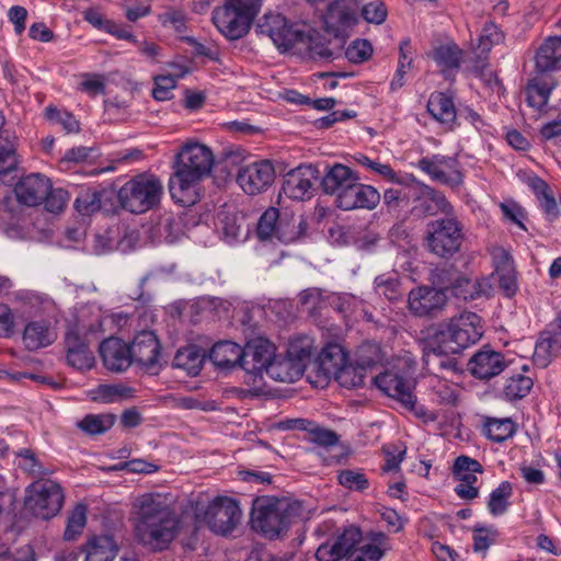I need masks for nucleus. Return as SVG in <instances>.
<instances>
[{
    "label": "nucleus",
    "mask_w": 561,
    "mask_h": 561,
    "mask_svg": "<svg viewBox=\"0 0 561 561\" xmlns=\"http://www.w3.org/2000/svg\"><path fill=\"white\" fill-rule=\"evenodd\" d=\"M129 348L134 363L148 370L154 369L158 366L161 346L152 331L137 333Z\"/></svg>",
    "instance_id": "obj_21"
},
{
    "label": "nucleus",
    "mask_w": 561,
    "mask_h": 561,
    "mask_svg": "<svg viewBox=\"0 0 561 561\" xmlns=\"http://www.w3.org/2000/svg\"><path fill=\"white\" fill-rule=\"evenodd\" d=\"M485 436L494 443H503L513 437L516 432V424L510 417H490L486 416L483 423Z\"/></svg>",
    "instance_id": "obj_39"
},
{
    "label": "nucleus",
    "mask_w": 561,
    "mask_h": 561,
    "mask_svg": "<svg viewBox=\"0 0 561 561\" xmlns=\"http://www.w3.org/2000/svg\"><path fill=\"white\" fill-rule=\"evenodd\" d=\"M313 351V341L311 337L304 335L293 339L287 348L286 355L296 364H302V369L307 367Z\"/></svg>",
    "instance_id": "obj_43"
},
{
    "label": "nucleus",
    "mask_w": 561,
    "mask_h": 561,
    "mask_svg": "<svg viewBox=\"0 0 561 561\" xmlns=\"http://www.w3.org/2000/svg\"><path fill=\"white\" fill-rule=\"evenodd\" d=\"M354 159L356 160V162L358 164L374 171L375 173L383 176L385 179L389 180L390 182L402 183L400 178L397 175V173L392 170V168L389 164L374 161L370 158H368L367 156L362 154V153H358L357 156H355Z\"/></svg>",
    "instance_id": "obj_54"
},
{
    "label": "nucleus",
    "mask_w": 561,
    "mask_h": 561,
    "mask_svg": "<svg viewBox=\"0 0 561 561\" xmlns=\"http://www.w3.org/2000/svg\"><path fill=\"white\" fill-rule=\"evenodd\" d=\"M334 540L336 541L340 550H342L344 557H350L352 552L356 550L355 547L362 540V531L355 526H350L345 528L344 531Z\"/></svg>",
    "instance_id": "obj_56"
},
{
    "label": "nucleus",
    "mask_w": 561,
    "mask_h": 561,
    "mask_svg": "<svg viewBox=\"0 0 561 561\" xmlns=\"http://www.w3.org/2000/svg\"><path fill=\"white\" fill-rule=\"evenodd\" d=\"M375 385L387 396L399 401L402 407L414 411L416 415H425L423 407H416V399L413 394L414 380L408 373L386 370L373 377Z\"/></svg>",
    "instance_id": "obj_11"
},
{
    "label": "nucleus",
    "mask_w": 561,
    "mask_h": 561,
    "mask_svg": "<svg viewBox=\"0 0 561 561\" xmlns=\"http://www.w3.org/2000/svg\"><path fill=\"white\" fill-rule=\"evenodd\" d=\"M136 508V536L139 541L153 551L169 547L179 531V519L161 494L139 496Z\"/></svg>",
    "instance_id": "obj_1"
},
{
    "label": "nucleus",
    "mask_w": 561,
    "mask_h": 561,
    "mask_svg": "<svg viewBox=\"0 0 561 561\" xmlns=\"http://www.w3.org/2000/svg\"><path fill=\"white\" fill-rule=\"evenodd\" d=\"M81 549L84 561H113L117 553L116 542L107 535L91 537Z\"/></svg>",
    "instance_id": "obj_31"
},
{
    "label": "nucleus",
    "mask_w": 561,
    "mask_h": 561,
    "mask_svg": "<svg viewBox=\"0 0 561 561\" xmlns=\"http://www.w3.org/2000/svg\"><path fill=\"white\" fill-rule=\"evenodd\" d=\"M561 61V37H548L538 48L535 65L540 73L551 71L557 68Z\"/></svg>",
    "instance_id": "obj_32"
},
{
    "label": "nucleus",
    "mask_w": 561,
    "mask_h": 561,
    "mask_svg": "<svg viewBox=\"0 0 561 561\" xmlns=\"http://www.w3.org/2000/svg\"><path fill=\"white\" fill-rule=\"evenodd\" d=\"M556 87V80L550 75H538L534 77L527 88V102L536 110H542L549 100L551 91Z\"/></svg>",
    "instance_id": "obj_30"
},
{
    "label": "nucleus",
    "mask_w": 561,
    "mask_h": 561,
    "mask_svg": "<svg viewBox=\"0 0 561 561\" xmlns=\"http://www.w3.org/2000/svg\"><path fill=\"white\" fill-rule=\"evenodd\" d=\"M209 359L218 367L231 368L241 365L242 348L230 341L218 342L210 350Z\"/></svg>",
    "instance_id": "obj_35"
},
{
    "label": "nucleus",
    "mask_w": 561,
    "mask_h": 561,
    "mask_svg": "<svg viewBox=\"0 0 561 561\" xmlns=\"http://www.w3.org/2000/svg\"><path fill=\"white\" fill-rule=\"evenodd\" d=\"M302 364H296L287 355L283 358L273 357L265 374L279 382H295L304 375Z\"/></svg>",
    "instance_id": "obj_34"
},
{
    "label": "nucleus",
    "mask_w": 561,
    "mask_h": 561,
    "mask_svg": "<svg viewBox=\"0 0 561 561\" xmlns=\"http://www.w3.org/2000/svg\"><path fill=\"white\" fill-rule=\"evenodd\" d=\"M163 192L161 181L149 174H139L127 181L118 191L121 206L134 214L152 209Z\"/></svg>",
    "instance_id": "obj_6"
},
{
    "label": "nucleus",
    "mask_w": 561,
    "mask_h": 561,
    "mask_svg": "<svg viewBox=\"0 0 561 561\" xmlns=\"http://www.w3.org/2000/svg\"><path fill=\"white\" fill-rule=\"evenodd\" d=\"M87 525V506L77 504L68 516L64 539L73 541L82 534Z\"/></svg>",
    "instance_id": "obj_47"
},
{
    "label": "nucleus",
    "mask_w": 561,
    "mask_h": 561,
    "mask_svg": "<svg viewBox=\"0 0 561 561\" xmlns=\"http://www.w3.org/2000/svg\"><path fill=\"white\" fill-rule=\"evenodd\" d=\"M507 366L508 362L501 352L483 347L472 355L468 370L477 379L489 380L503 373Z\"/></svg>",
    "instance_id": "obj_20"
},
{
    "label": "nucleus",
    "mask_w": 561,
    "mask_h": 561,
    "mask_svg": "<svg viewBox=\"0 0 561 561\" xmlns=\"http://www.w3.org/2000/svg\"><path fill=\"white\" fill-rule=\"evenodd\" d=\"M435 61L445 68H458L460 64V50L456 45L439 46L434 51Z\"/></svg>",
    "instance_id": "obj_55"
},
{
    "label": "nucleus",
    "mask_w": 561,
    "mask_h": 561,
    "mask_svg": "<svg viewBox=\"0 0 561 561\" xmlns=\"http://www.w3.org/2000/svg\"><path fill=\"white\" fill-rule=\"evenodd\" d=\"M135 392L124 383H103L91 391V398L102 403H115L133 398Z\"/></svg>",
    "instance_id": "obj_37"
},
{
    "label": "nucleus",
    "mask_w": 561,
    "mask_h": 561,
    "mask_svg": "<svg viewBox=\"0 0 561 561\" xmlns=\"http://www.w3.org/2000/svg\"><path fill=\"white\" fill-rule=\"evenodd\" d=\"M75 207L84 216L98 211L101 207L100 193L92 190L81 191L75 201Z\"/></svg>",
    "instance_id": "obj_52"
},
{
    "label": "nucleus",
    "mask_w": 561,
    "mask_h": 561,
    "mask_svg": "<svg viewBox=\"0 0 561 561\" xmlns=\"http://www.w3.org/2000/svg\"><path fill=\"white\" fill-rule=\"evenodd\" d=\"M275 169L270 160H260L239 169L237 183L249 195L266 191L275 181Z\"/></svg>",
    "instance_id": "obj_15"
},
{
    "label": "nucleus",
    "mask_w": 561,
    "mask_h": 561,
    "mask_svg": "<svg viewBox=\"0 0 561 561\" xmlns=\"http://www.w3.org/2000/svg\"><path fill=\"white\" fill-rule=\"evenodd\" d=\"M290 428L305 430L308 439L320 446L330 447L339 442V436L334 431L321 427L304 419H296L290 421Z\"/></svg>",
    "instance_id": "obj_36"
},
{
    "label": "nucleus",
    "mask_w": 561,
    "mask_h": 561,
    "mask_svg": "<svg viewBox=\"0 0 561 561\" xmlns=\"http://www.w3.org/2000/svg\"><path fill=\"white\" fill-rule=\"evenodd\" d=\"M56 339L55 330L45 321L30 322L23 332V343L30 351L46 347Z\"/></svg>",
    "instance_id": "obj_29"
},
{
    "label": "nucleus",
    "mask_w": 561,
    "mask_h": 561,
    "mask_svg": "<svg viewBox=\"0 0 561 561\" xmlns=\"http://www.w3.org/2000/svg\"><path fill=\"white\" fill-rule=\"evenodd\" d=\"M260 34L268 36L280 50L291 49L305 42V33L279 13L265 14L257 23Z\"/></svg>",
    "instance_id": "obj_12"
},
{
    "label": "nucleus",
    "mask_w": 561,
    "mask_h": 561,
    "mask_svg": "<svg viewBox=\"0 0 561 561\" xmlns=\"http://www.w3.org/2000/svg\"><path fill=\"white\" fill-rule=\"evenodd\" d=\"M373 46L367 39H356L346 49V57L351 62L360 64L370 58Z\"/></svg>",
    "instance_id": "obj_59"
},
{
    "label": "nucleus",
    "mask_w": 561,
    "mask_h": 561,
    "mask_svg": "<svg viewBox=\"0 0 561 561\" xmlns=\"http://www.w3.org/2000/svg\"><path fill=\"white\" fill-rule=\"evenodd\" d=\"M399 65L398 69L394 73V77L392 78L390 82V89L392 91L399 90L404 85V76L408 72V70L411 68L412 65V51H411V43L410 39H403L400 43L399 47Z\"/></svg>",
    "instance_id": "obj_48"
},
{
    "label": "nucleus",
    "mask_w": 561,
    "mask_h": 561,
    "mask_svg": "<svg viewBox=\"0 0 561 561\" xmlns=\"http://www.w3.org/2000/svg\"><path fill=\"white\" fill-rule=\"evenodd\" d=\"M204 358L202 350L196 346H187L176 352L173 366L185 370L191 376H196L203 367Z\"/></svg>",
    "instance_id": "obj_40"
},
{
    "label": "nucleus",
    "mask_w": 561,
    "mask_h": 561,
    "mask_svg": "<svg viewBox=\"0 0 561 561\" xmlns=\"http://www.w3.org/2000/svg\"><path fill=\"white\" fill-rule=\"evenodd\" d=\"M380 193L371 185L359 182V176L353 182L343 198L339 201L337 207L343 210L356 208L374 209L380 202Z\"/></svg>",
    "instance_id": "obj_25"
},
{
    "label": "nucleus",
    "mask_w": 561,
    "mask_h": 561,
    "mask_svg": "<svg viewBox=\"0 0 561 561\" xmlns=\"http://www.w3.org/2000/svg\"><path fill=\"white\" fill-rule=\"evenodd\" d=\"M385 354L378 344L367 343L362 345L358 351V360L366 368L381 364Z\"/></svg>",
    "instance_id": "obj_58"
},
{
    "label": "nucleus",
    "mask_w": 561,
    "mask_h": 561,
    "mask_svg": "<svg viewBox=\"0 0 561 561\" xmlns=\"http://www.w3.org/2000/svg\"><path fill=\"white\" fill-rule=\"evenodd\" d=\"M176 85V80L172 76H158L154 78V88L152 96L158 101H167L172 98V91Z\"/></svg>",
    "instance_id": "obj_62"
},
{
    "label": "nucleus",
    "mask_w": 561,
    "mask_h": 561,
    "mask_svg": "<svg viewBox=\"0 0 561 561\" xmlns=\"http://www.w3.org/2000/svg\"><path fill=\"white\" fill-rule=\"evenodd\" d=\"M428 113L446 127L453 130L456 125V108L453 99L444 92H434L427 101Z\"/></svg>",
    "instance_id": "obj_28"
},
{
    "label": "nucleus",
    "mask_w": 561,
    "mask_h": 561,
    "mask_svg": "<svg viewBox=\"0 0 561 561\" xmlns=\"http://www.w3.org/2000/svg\"><path fill=\"white\" fill-rule=\"evenodd\" d=\"M319 175L317 167L301 164L284 175L283 193L291 199H309L313 196L314 184L319 180Z\"/></svg>",
    "instance_id": "obj_16"
},
{
    "label": "nucleus",
    "mask_w": 561,
    "mask_h": 561,
    "mask_svg": "<svg viewBox=\"0 0 561 561\" xmlns=\"http://www.w3.org/2000/svg\"><path fill=\"white\" fill-rule=\"evenodd\" d=\"M301 514L302 505L298 501L260 496L253 501L251 523L255 530L270 539H274Z\"/></svg>",
    "instance_id": "obj_3"
},
{
    "label": "nucleus",
    "mask_w": 561,
    "mask_h": 561,
    "mask_svg": "<svg viewBox=\"0 0 561 561\" xmlns=\"http://www.w3.org/2000/svg\"><path fill=\"white\" fill-rule=\"evenodd\" d=\"M362 0H334L325 16L327 28L335 35H342L359 21Z\"/></svg>",
    "instance_id": "obj_18"
},
{
    "label": "nucleus",
    "mask_w": 561,
    "mask_h": 561,
    "mask_svg": "<svg viewBox=\"0 0 561 561\" xmlns=\"http://www.w3.org/2000/svg\"><path fill=\"white\" fill-rule=\"evenodd\" d=\"M533 386L530 377L516 373L505 379L503 394L507 400H518L526 397Z\"/></svg>",
    "instance_id": "obj_41"
},
{
    "label": "nucleus",
    "mask_w": 561,
    "mask_h": 561,
    "mask_svg": "<svg viewBox=\"0 0 561 561\" xmlns=\"http://www.w3.org/2000/svg\"><path fill=\"white\" fill-rule=\"evenodd\" d=\"M16 457L19 458L18 466L32 477H42L48 473L31 449H21L16 453Z\"/></svg>",
    "instance_id": "obj_53"
},
{
    "label": "nucleus",
    "mask_w": 561,
    "mask_h": 561,
    "mask_svg": "<svg viewBox=\"0 0 561 561\" xmlns=\"http://www.w3.org/2000/svg\"><path fill=\"white\" fill-rule=\"evenodd\" d=\"M453 472L459 481L455 493L463 500L478 497L479 489L474 486V483L478 481L477 473L483 472L482 465L468 456H459L455 459Z\"/></svg>",
    "instance_id": "obj_19"
},
{
    "label": "nucleus",
    "mask_w": 561,
    "mask_h": 561,
    "mask_svg": "<svg viewBox=\"0 0 561 561\" xmlns=\"http://www.w3.org/2000/svg\"><path fill=\"white\" fill-rule=\"evenodd\" d=\"M213 163L214 156L207 146L198 142L183 146L176 156L175 171L169 183L172 198L184 206L195 204L196 187L210 173Z\"/></svg>",
    "instance_id": "obj_2"
},
{
    "label": "nucleus",
    "mask_w": 561,
    "mask_h": 561,
    "mask_svg": "<svg viewBox=\"0 0 561 561\" xmlns=\"http://www.w3.org/2000/svg\"><path fill=\"white\" fill-rule=\"evenodd\" d=\"M359 15L371 24H382L388 15V10L385 3L380 0H374L367 3L360 4Z\"/></svg>",
    "instance_id": "obj_51"
},
{
    "label": "nucleus",
    "mask_w": 561,
    "mask_h": 561,
    "mask_svg": "<svg viewBox=\"0 0 561 561\" xmlns=\"http://www.w3.org/2000/svg\"><path fill=\"white\" fill-rule=\"evenodd\" d=\"M227 1L213 12V22L218 31L229 39L241 38L249 32L261 0Z\"/></svg>",
    "instance_id": "obj_7"
},
{
    "label": "nucleus",
    "mask_w": 561,
    "mask_h": 561,
    "mask_svg": "<svg viewBox=\"0 0 561 561\" xmlns=\"http://www.w3.org/2000/svg\"><path fill=\"white\" fill-rule=\"evenodd\" d=\"M445 290L432 286L413 288L408 296L409 311L419 318L432 319L437 317L446 307Z\"/></svg>",
    "instance_id": "obj_14"
},
{
    "label": "nucleus",
    "mask_w": 561,
    "mask_h": 561,
    "mask_svg": "<svg viewBox=\"0 0 561 561\" xmlns=\"http://www.w3.org/2000/svg\"><path fill=\"white\" fill-rule=\"evenodd\" d=\"M512 484L503 481L494 489L489 497L488 508L491 515L500 516L506 513L510 506V497L512 495Z\"/></svg>",
    "instance_id": "obj_45"
},
{
    "label": "nucleus",
    "mask_w": 561,
    "mask_h": 561,
    "mask_svg": "<svg viewBox=\"0 0 561 561\" xmlns=\"http://www.w3.org/2000/svg\"><path fill=\"white\" fill-rule=\"evenodd\" d=\"M64 491L53 480H37L25 490V508L35 517L49 519L56 516L64 504Z\"/></svg>",
    "instance_id": "obj_9"
},
{
    "label": "nucleus",
    "mask_w": 561,
    "mask_h": 561,
    "mask_svg": "<svg viewBox=\"0 0 561 561\" xmlns=\"http://www.w3.org/2000/svg\"><path fill=\"white\" fill-rule=\"evenodd\" d=\"M444 217L432 220L426 226V248L438 257L448 259L455 255L463 241V225L455 213H442Z\"/></svg>",
    "instance_id": "obj_5"
},
{
    "label": "nucleus",
    "mask_w": 561,
    "mask_h": 561,
    "mask_svg": "<svg viewBox=\"0 0 561 561\" xmlns=\"http://www.w3.org/2000/svg\"><path fill=\"white\" fill-rule=\"evenodd\" d=\"M275 355V346L268 340L256 337L242 348L241 367L251 376L262 378Z\"/></svg>",
    "instance_id": "obj_17"
},
{
    "label": "nucleus",
    "mask_w": 561,
    "mask_h": 561,
    "mask_svg": "<svg viewBox=\"0 0 561 561\" xmlns=\"http://www.w3.org/2000/svg\"><path fill=\"white\" fill-rule=\"evenodd\" d=\"M51 183L39 173L23 176L14 186L16 199L26 206L39 205L48 195Z\"/></svg>",
    "instance_id": "obj_23"
},
{
    "label": "nucleus",
    "mask_w": 561,
    "mask_h": 561,
    "mask_svg": "<svg viewBox=\"0 0 561 561\" xmlns=\"http://www.w3.org/2000/svg\"><path fill=\"white\" fill-rule=\"evenodd\" d=\"M103 365L111 371L126 370L133 362L129 345L116 337L104 340L100 345Z\"/></svg>",
    "instance_id": "obj_26"
},
{
    "label": "nucleus",
    "mask_w": 561,
    "mask_h": 561,
    "mask_svg": "<svg viewBox=\"0 0 561 561\" xmlns=\"http://www.w3.org/2000/svg\"><path fill=\"white\" fill-rule=\"evenodd\" d=\"M114 422L113 414H89L78 423V427L89 435H100L108 431Z\"/></svg>",
    "instance_id": "obj_46"
},
{
    "label": "nucleus",
    "mask_w": 561,
    "mask_h": 561,
    "mask_svg": "<svg viewBox=\"0 0 561 561\" xmlns=\"http://www.w3.org/2000/svg\"><path fill=\"white\" fill-rule=\"evenodd\" d=\"M357 173L350 167L342 163H335L328 167L321 180V186L325 194L335 197V204L343 198L353 182L357 179Z\"/></svg>",
    "instance_id": "obj_24"
},
{
    "label": "nucleus",
    "mask_w": 561,
    "mask_h": 561,
    "mask_svg": "<svg viewBox=\"0 0 561 561\" xmlns=\"http://www.w3.org/2000/svg\"><path fill=\"white\" fill-rule=\"evenodd\" d=\"M416 165L431 180L451 188H459L463 184V173L456 157L443 154L426 156L421 158Z\"/></svg>",
    "instance_id": "obj_13"
},
{
    "label": "nucleus",
    "mask_w": 561,
    "mask_h": 561,
    "mask_svg": "<svg viewBox=\"0 0 561 561\" xmlns=\"http://www.w3.org/2000/svg\"><path fill=\"white\" fill-rule=\"evenodd\" d=\"M550 328L540 334L533 355L535 365L541 368H546L561 352V332H556L553 324Z\"/></svg>",
    "instance_id": "obj_27"
},
{
    "label": "nucleus",
    "mask_w": 561,
    "mask_h": 561,
    "mask_svg": "<svg viewBox=\"0 0 561 561\" xmlns=\"http://www.w3.org/2000/svg\"><path fill=\"white\" fill-rule=\"evenodd\" d=\"M282 218L279 210L275 207L267 208L257 222V237L261 240H272L276 237L278 224Z\"/></svg>",
    "instance_id": "obj_49"
},
{
    "label": "nucleus",
    "mask_w": 561,
    "mask_h": 561,
    "mask_svg": "<svg viewBox=\"0 0 561 561\" xmlns=\"http://www.w3.org/2000/svg\"><path fill=\"white\" fill-rule=\"evenodd\" d=\"M503 38L499 27L493 23H488L482 28L479 37L478 47L482 53H486L494 44H499Z\"/></svg>",
    "instance_id": "obj_63"
},
{
    "label": "nucleus",
    "mask_w": 561,
    "mask_h": 561,
    "mask_svg": "<svg viewBox=\"0 0 561 561\" xmlns=\"http://www.w3.org/2000/svg\"><path fill=\"white\" fill-rule=\"evenodd\" d=\"M402 183L400 188H388L383 193V203L390 209H397L403 205H409L407 194V182L408 179H400Z\"/></svg>",
    "instance_id": "obj_60"
},
{
    "label": "nucleus",
    "mask_w": 561,
    "mask_h": 561,
    "mask_svg": "<svg viewBox=\"0 0 561 561\" xmlns=\"http://www.w3.org/2000/svg\"><path fill=\"white\" fill-rule=\"evenodd\" d=\"M473 533V550L476 552L486 551L497 535L495 529L486 527H477Z\"/></svg>",
    "instance_id": "obj_64"
},
{
    "label": "nucleus",
    "mask_w": 561,
    "mask_h": 561,
    "mask_svg": "<svg viewBox=\"0 0 561 561\" xmlns=\"http://www.w3.org/2000/svg\"><path fill=\"white\" fill-rule=\"evenodd\" d=\"M490 253L495 273H507L511 270H515L513 257L505 248L494 245L491 248Z\"/></svg>",
    "instance_id": "obj_61"
},
{
    "label": "nucleus",
    "mask_w": 561,
    "mask_h": 561,
    "mask_svg": "<svg viewBox=\"0 0 561 561\" xmlns=\"http://www.w3.org/2000/svg\"><path fill=\"white\" fill-rule=\"evenodd\" d=\"M306 229L307 222L301 218H282L275 238L284 243L294 242L305 234Z\"/></svg>",
    "instance_id": "obj_44"
},
{
    "label": "nucleus",
    "mask_w": 561,
    "mask_h": 561,
    "mask_svg": "<svg viewBox=\"0 0 561 561\" xmlns=\"http://www.w3.org/2000/svg\"><path fill=\"white\" fill-rule=\"evenodd\" d=\"M197 520L204 522L218 535L231 533L241 517V510L238 503L228 496H217L207 505L197 502L195 508Z\"/></svg>",
    "instance_id": "obj_8"
},
{
    "label": "nucleus",
    "mask_w": 561,
    "mask_h": 561,
    "mask_svg": "<svg viewBox=\"0 0 561 561\" xmlns=\"http://www.w3.org/2000/svg\"><path fill=\"white\" fill-rule=\"evenodd\" d=\"M481 336V318L474 312H463L439 323L430 336V343L435 351L458 354L476 344Z\"/></svg>",
    "instance_id": "obj_4"
},
{
    "label": "nucleus",
    "mask_w": 561,
    "mask_h": 561,
    "mask_svg": "<svg viewBox=\"0 0 561 561\" xmlns=\"http://www.w3.org/2000/svg\"><path fill=\"white\" fill-rule=\"evenodd\" d=\"M347 362V355L339 344H329L319 355V368L331 378Z\"/></svg>",
    "instance_id": "obj_38"
},
{
    "label": "nucleus",
    "mask_w": 561,
    "mask_h": 561,
    "mask_svg": "<svg viewBox=\"0 0 561 561\" xmlns=\"http://www.w3.org/2000/svg\"><path fill=\"white\" fill-rule=\"evenodd\" d=\"M365 368L359 360L357 365L346 362L333 378L345 388H357L364 385Z\"/></svg>",
    "instance_id": "obj_42"
},
{
    "label": "nucleus",
    "mask_w": 561,
    "mask_h": 561,
    "mask_svg": "<svg viewBox=\"0 0 561 561\" xmlns=\"http://www.w3.org/2000/svg\"><path fill=\"white\" fill-rule=\"evenodd\" d=\"M67 362L79 370L90 369L94 364L93 353L89 348L87 336H81V328L71 327L65 336Z\"/></svg>",
    "instance_id": "obj_22"
},
{
    "label": "nucleus",
    "mask_w": 561,
    "mask_h": 561,
    "mask_svg": "<svg viewBox=\"0 0 561 561\" xmlns=\"http://www.w3.org/2000/svg\"><path fill=\"white\" fill-rule=\"evenodd\" d=\"M407 194L411 211L416 216L450 213L453 207L442 192L416 180L413 175L408 178Z\"/></svg>",
    "instance_id": "obj_10"
},
{
    "label": "nucleus",
    "mask_w": 561,
    "mask_h": 561,
    "mask_svg": "<svg viewBox=\"0 0 561 561\" xmlns=\"http://www.w3.org/2000/svg\"><path fill=\"white\" fill-rule=\"evenodd\" d=\"M454 296L463 301L474 300L488 296L491 291L490 283L484 278L470 279L465 276L457 277L451 284Z\"/></svg>",
    "instance_id": "obj_33"
},
{
    "label": "nucleus",
    "mask_w": 561,
    "mask_h": 561,
    "mask_svg": "<svg viewBox=\"0 0 561 561\" xmlns=\"http://www.w3.org/2000/svg\"><path fill=\"white\" fill-rule=\"evenodd\" d=\"M339 483L344 488L355 491H364L369 486L366 476L356 470H342L337 476Z\"/></svg>",
    "instance_id": "obj_57"
},
{
    "label": "nucleus",
    "mask_w": 561,
    "mask_h": 561,
    "mask_svg": "<svg viewBox=\"0 0 561 561\" xmlns=\"http://www.w3.org/2000/svg\"><path fill=\"white\" fill-rule=\"evenodd\" d=\"M432 390L442 404L455 405L458 401L459 388L456 383L435 377L432 379Z\"/></svg>",
    "instance_id": "obj_50"
}]
</instances>
